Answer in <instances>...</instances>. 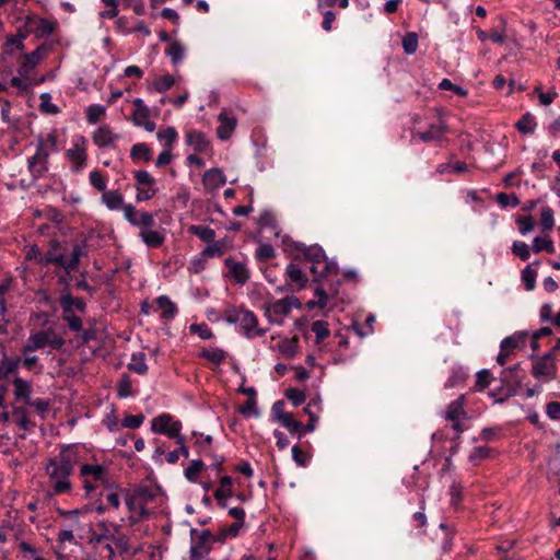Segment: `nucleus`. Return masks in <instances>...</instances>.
<instances>
[{
	"label": "nucleus",
	"instance_id": "1",
	"mask_svg": "<svg viewBox=\"0 0 560 560\" xmlns=\"http://www.w3.org/2000/svg\"><path fill=\"white\" fill-rule=\"evenodd\" d=\"M77 464H79V447L77 445H63L57 457L48 459L46 472L51 482L54 494L71 492L72 483L69 477Z\"/></svg>",
	"mask_w": 560,
	"mask_h": 560
},
{
	"label": "nucleus",
	"instance_id": "2",
	"mask_svg": "<svg viewBox=\"0 0 560 560\" xmlns=\"http://www.w3.org/2000/svg\"><path fill=\"white\" fill-rule=\"evenodd\" d=\"M292 246L294 250L303 254L306 261L312 264L310 270L314 276L315 282H319L326 276L337 275V262L329 260L319 245L306 246L303 243L294 242Z\"/></svg>",
	"mask_w": 560,
	"mask_h": 560
},
{
	"label": "nucleus",
	"instance_id": "3",
	"mask_svg": "<svg viewBox=\"0 0 560 560\" xmlns=\"http://www.w3.org/2000/svg\"><path fill=\"white\" fill-rule=\"evenodd\" d=\"M57 151V135L55 131L38 136L36 152L27 160V170L34 182L38 180L48 171L49 156Z\"/></svg>",
	"mask_w": 560,
	"mask_h": 560
},
{
	"label": "nucleus",
	"instance_id": "4",
	"mask_svg": "<svg viewBox=\"0 0 560 560\" xmlns=\"http://www.w3.org/2000/svg\"><path fill=\"white\" fill-rule=\"evenodd\" d=\"M155 498V491L148 486H141L126 492L125 503L129 511V522L131 525L150 517L151 512L148 510V505Z\"/></svg>",
	"mask_w": 560,
	"mask_h": 560
},
{
	"label": "nucleus",
	"instance_id": "5",
	"mask_svg": "<svg viewBox=\"0 0 560 560\" xmlns=\"http://www.w3.org/2000/svg\"><path fill=\"white\" fill-rule=\"evenodd\" d=\"M224 320L228 324H238L243 335L247 339L264 336L266 329L258 327L257 316L248 310L231 307L224 312Z\"/></svg>",
	"mask_w": 560,
	"mask_h": 560
},
{
	"label": "nucleus",
	"instance_id": "6",
	"mask_svg": "<svg viewBox=\"0 0 560 560\" xmlns=\"http://www.w3.org/2000/svg\"><path fill=\"white\" fill-rule=\"evenodd\" d=\"M79 478L82 481L86 494H90L96 490L98 483H108V467L102 464H81Z\"/></svg>",
	"mask_w": 560,
	"mask_h": 560
},
{
	"label": "nucleus",
	"instance_id": "7",
	"mask_svg": "<svg viewBox=\"0 0 560 560\" xmlns=\"http://www.w3.org/2000/svg\"><path fill=\"white\" fill-rule=\"evenodd\" d=\"M189 535V556H191L192 560L203 559L212 549L213 534L209 529L198 530L197 528H191Z\"/></svg>",
	"mask_w": 560,
	"mask_h": 560
},
{
	"label": "nucleus",
	"instance_id": "8",
	"mask_svg": "<svg viewBox=\"0 0 560 560\" xmlns=\"http://www.w3.org/2000/svg\"><path fill=\"white\" fill-rule=\"evenodd\" d=\"M524 378V371L521 369V364H514L513 366H510L508 369H504L501 372V381L503 384H505V387L502 388L503 394L500 396L497 401L503 402L508 398L514 396L521 387L522 382Z\"/></svg>",
	"mask_w": 560,
	"mask_h": 560
},
{
	"label": "nucleus",
	"instance_id": "9",
	"mask_svg": "<svg viewBox=\"0 0 560 560\" xmlns=\"http://www.w3.org/2000/svg\"><path fill=\"white\" fill-rule=\"evenodd\" d=\"M136 200L138 202L152 199L158 192L155 178L145 170L133 172Z\"/></svg>",
	"mask_w": 560,
	"mask_h": 560
},
{
	"label": "nucleus",
	"instance_id": "10",
	"mask_svg": "<svg viewBox=\"0 0 560 560\" xmlns=\"http://www.w3.org/2000/svg\"><path fill=\"white\" fill-rule=\"evenodd\" d=\"M86 139L78 135L72 138V147L65 152L66 159L71 163V171L80 173L86 165Z\"/></svg>",
	"mask_w": 560,
	"mask_h": 560
},
{
	"label": "nucleus",
	"instance_id": "11",
	"mask_svg": "<svg viewBox=\"0 0 560 560\" xmlns=\"http://www.w3.org/2000/svg\"><path fill=\"white\" fill-rule=\"evenodd\" d=\"M151 430L158 434H164L170 439H176V443L183 442L180 435L182 422L174 420L168 413H162L155 417L151 422Z\"/></svg>",
	"mask_w": 560,
	"mask_h": 560
},
{
	"label": "nucleus",
	"instance_id": "12",
	"mask_svg": "<svg viewBox=\"0 0 560 560\" xmlns=\"http://www.w3.org/2000/svg\"><path fill=\"white\" fill-rule=\"evenodd\" d=\"M301 307L300 300L294 296H285L281 300L273 302L270 306L266 308V315L271 324H282V317L288 316L292 308Z\"/></svg>",
	"mask_w": 560,
	"mask_h": 560
},
{
	"label": "nucleus",
	"instance_id": "13",
	"mask_svg": "<svg viewBox=\"0 0 560 560\" xmlns=\"http://www.w3.org/2000/svg\"><path fill=\"white\" fill-rule=\"evenodd\" d=\"M557 364L552 351L535 358L532 366V375L539 381H550L556 377Z\"/></svg>",
	"mask_w": 560,
	"mask_h": 560
},
{
	"label": "nucleus",
	"instance_id": "14",
	"mask_svg": "<svg viewBox=\"0 0 560 560\" xmlns=\"http://www.w3.org/2000/svg\"><path fill=\"white\" fill-rule=\"evenodd\" d=\"M124 218L133 226L142 230L151 228L155 224L153 213L147 211H138L135 206L127 203L124 206Z\"/></svg>",
	"mask_w": 560,
	"mask_h": 560
},
{
	"label": "nucleus",
	"instance_id": "15",
	"mask_svg": "<svg viewBox=\"0 0 560 560\" xmlns=\"http://www.w3.org/2000/svg\"><path fill=\"white\" fill-rule=\"evenodd\" d=\"M49 249L43 257V266L56 265L63 269L65 266V248L61 241L51 238L48 242Z\"/></svg>",
	"mask_w": 560,
	"mask_h": 560
},
{
	"label": "nucleus",
	"instance_id": "16",
	"mask_svg": "<svg viewBox=\"0 0 560 560\" xmlns=\"http://www.w3.org/2000/svg\"><path fill=\"white\" fill-rule=\"evenodd\" d=\"M89 534L90 536L88 542L94 548H97L106 541H110L113 537V532L110 530L106 521H100L96 524V529L90 528Z\"/></svg>",
	"mask_w": 560,
	"mask_h": 560
},
{
	"label": "nucleus",
	"instance_id": "17",
	"mask_svg": "<svg viewBox=\"0 0 560 560\" xmlns=\"http://www.w3.org/2000/svg\"><path fill=\"white\" fill-rule=\"evenodd\" d=\"M446 131V124L444 121H440L439 124L430 125L427 131H413L412 139H418L422 142L439 141L443 138Z\"/></svg>",
	"mask_w": 560,
	"mask_h": 560
},
{
	"label": "nucleus",
	"instance_id": "18",
	"mask_svg": "<svg viewBox=\"0 0 560 560\" xmlns=\"http://www.w3.org/2000/svg\"><path fill=\"white\" fill-rule=\"evenodd\" d=\"M86 248H88L86 240H83V241L74 244L71 255H70V259L65 258L63 270L67 273L78 270L81 258L88 256Z\"/></svg>",
	"mask_w": 560,
	"mask_h": 560
},
{
	"label": "nucleus",
	"instance_id": "19",
	"mask_svg": "<svg viewBox=\"0 0 560 560\" xmlns=\"http://www.w3.org/2000/svg\"><path fill=\"white\" fill-rule=\"evenodd\" d=\"M285 277L288 282L294 287L293 290L296 291L304 289L308 282L306 273L302 270V268L299 265L294 262H290L287 266Z\"/></svg>",
	"mask_w": 560,
	"mask_h": 560
},
{
	"label": "nucleus",
	"instance_id": "20",
	"mask_svg": "<svg viewBox=\"0 0 560 560\" xmlns=\"http://www.w3.org/2000/svg\"><path fill=\"white\" fill-rule=\"evenodd\" d=\"M35 334L42 341L40 345L43 346V348L48 346L52 350H60L63 348L66 343L62 336H60L54 327H48L47 329L39 330Z\"/></svg>",
	"mask_w": 560,
	"mask_h": 560
},
{
	"label": "nucleus",
	"instance_id": "21",
	"mask_svg": "<svg viewBox=\"0 0 560 560\" xmlns=\"http://www.w3.org/2000/svg\"><path fill=\"white\" fill-rule=\"evenodd\" d=\"M226 183V177L221 168L213 167L205 172L202 184L206 190L214 191Z\"/></svg>",
	"mask_w": 560,
	"mask_h": 560
},
{
	"label": "nucleus",
	"instance_id": "22",
	"mask_svg": "<svg viewBox=\"0 0 560 560\" xmlns=\"http://www.w3.org/2000/svg\"><path fill=\"white\" fill-rule=\"evenodd\" d=\"M185 141L187 145L192 147L198 153H205L210 148V141L207 136L197 129L188 130L185 135Z\"/></svg>",
	"mask_w": 560,
	"mask_h": 560
},
{
	"label": "nucleus",
	"instance_id": "23",
	"mask_svg": "<svg viewBox=\"0 0 560 560\" xmlns=\"http://www.w3.org/2000/svg\"><path fill=\"white\" fill-rule=\"evenodd\" d=\"M229 268V276L235 280L238 284H245L249 279V271L244 262L235 261L229 257L224 261Z\"/></svg>",
	"mask_w": 560,
	"mask_h": 560
},
{
	"label": "nucleus",
	"instance_id": "24",
	"mask_svg": "<svg viewBox=\"0 0 560 560\" xmlns=\"http://www.w3.org/2000/svg\"><path fill=\"white\" fill-rule=\"evenodd\" d=\"M220 125L217 128V136L220 140H228L232 136L236 127V118L229 116L225 112H221L218 116Z\"/></svg>",
	"mask_w": 560,
	"mask_h": 560
},
{
	"label": "nucleus",
	"instance_id": "25",
	"mask_svg": "<svg viewBox=\"0 0 560 560\" xmlns=\"http://www.w3.org/2000/svg\"><path fill=\"white\" fill-rule=\"evenodd\" d=\"M93 142L98 148H108L119 139L118 135H115L109 126H102L93 133Z\"/></svg>",
	"mask_w": 560,
	"mask_h": 560
},
{
	"label": "nucleus",
	"instance_id": "26",
	"mask_svg": "<svg viewBox=\"0 0 560 560\" xmlns=\"http://www.w3.org/2000/svg\"><path fill=\"white\" fill-rule=\"evenodd\" d=\"M464 405L465 395H460L455 400L448 404L444 418L448 421H455L459 420L460 418H465L467 416V412L464 409Z\"/></svg>",
	"mask_w": 560,
	"mask_h": 560
},
{
	"label": "nucleus",
	"instance_id": "27",
	"mask_svg": "<svg viewBox=\"0 0 560 560\" xmlns=\"http://www.w3.org/2000/svg\"><path fill=\"white\" fill-rule=\"evenodd\" d=\"M12 384L14 386V396L18 400H23L26 405L31 399V395L33 392L32 383L23 380L20 376L13 378Z\"/></svg>",
	"mask_w": 560,
	"mask_h": 560
},
{
	"label": "nucleus",
	"instance_id": "28",
	"mask_svg": "<svg viewBox=\"0 0 560 560\" xmlns=\"http://www.w3.org/2000/svg\"><path fill=\"white\" fill-rule=\"evenodd\" d=\"M528 337V332L525 330L516 331L511 336L505 337L501 343L500 348L502 350L513 351L516 348L524 347Z\"/></svg>",
	"mask_w": 560,
	"mask_h": 560
},
{
	"label": "nucleus",
	"instance_id": "29",
	"mask_svg": "<svg viewBox=\"0 0 560 560\" xmlns=\"http://www.w3.org/2000/svg\"><path fill=\"white\" fill-rule=\"evenodd\" d=\"M140 237L142 242L151 248H159L164 244L165 235L156 230H150L149 228L141 230Z\"/></svg>",
	"mask_w": 560,
	"mask_h": 560
},
{
	"label": "nucleus",
	"instance_id": "30",
	"mask_svg": "<svg viewBox=\"0 0 560 560\" xmlns=\"http://www.w3.org/2000/svg\"><path fill=\"white\" fill-rule=\"evenodd\" d=\"M132 105L135 106V110L132 113V122L136 126H141L144 121H147L151 116L150 108L144 104L143 100L137 97L132 101Z\"/></svg>",
	"mask_w": 560,
	"mask_h": 560
},
{
	"label": "nucleus",
	"instance_id": "31",
	"mask_svg": "<svg viewBox=\"0 0 560 560\" xmlns=\"http://www.w3.org/2000/svg\"><path fill=\"white\" fill-rule=\"evenodd\" d=\"M40 48L33 50L30 54L24 55V61L19 67V74L23 78H27L31 71L37 66L40 60Z\"/></svg>",
	"mask_w": 560,
	"mask_h": 560
},
{
	"label": "nucleus",
	"instance_id": "32",
	"mask_svg": "<svg viewBox=\"0 0 560 560\" xmlns=\"http://www.w3.org/2000/svg\"><path fill=\"white\" fill-rule=\"evenodd\" d=\"M59 302L63 313L73 312V307L79 312H84L86 308L85 302L81 298H73L70 292L63 293Z\"/></svg>",
	"mask_w": 560,
	"mask_h": 560
},
{
	"label": "nucleus",
	"instance_id": "33",
	"mask_svg": "<svg viewBox=\"0 0 560 560\" xmlns=\"http://www.w3.org/2000/svg\"><path fill=\"white\" fill-rule=\"evenodd\" d=\"M158 307L162 311L163 319H173L177 315V306L167 295H161L155 300Z\"/></svg>",
	"mask_w": 560,
	"mask_h": 560
},
{
	"label": "nucleus",
	"instance_id": "34",
	"mask_svg": "<svg viewBox=\"0 0 560 560\" xmlns=\"http://www.w3.org/2000/svg\"><path fill=\"white\" fill-rule=\"evenodd\" d=\"M21 364V358L19 355L7 357L0 361V380H5L10 374L14 373Z\"/></svg>",
	"mask_w": 560,
	"mask_h": 560
},
{
	"label": "nucleus",
	"instance_id": "35",
	"mask_svg": "<svg viewBox=\"0 0 560 560\" xmlns=\"http://www.w3.org/2000/svg\"><path fill=\"white\" fill-rule=\"evenodd\" d=\"M198 357L218 366L226 360L228 352L221 348L202 349Z\"/></svg>",
	"mask_w": 560,
	"mask_h": 560
},
{
	"label": "nucleus",
	"instance_id": "36",
	"mask_svg": "<svg viewBox=\"0 0 560 560\" xmlns=\"http://www.w3.org/2000/svg\"><path fill=\"white\" fill-rule=\"evenodd\" d=\"M102 201L109 210H124V197L118 190H105L102 195Z\"/></svg>",
	"mask_w": 560,
	"mask_h": 560
},
{
	"label": "nucleus",
	"instance_id": "37",
	"mask_svg": "<svg viewBox=\"0 0 560 560\" xmlns=\"http://www.w3.org/2000/svg\"><path fill=\"white\" fill-rule=\"evenodd\" d=\"M12 416L15 418L16 425L24 432L31 431L35 423L27 417V411L23 407H13Z\"/></svg>",
	"mask_w": 560,
	"mask_h": 560
},
{
	"label": "nucleus",
	"instance_id": "38",
	"mask_svg": "<svg viewBox=\"0 0 560 560\" xmlns=\"http://www.w3.org/2000/svg\"><path fill=\"white\" fill-rule=\"evenodd\" d=\"M129 371H132L139 375H145L148 373V365L145 363L144 352H135L131 355V360L127 365Z\"/></svg>",
	"mask_w": 560,
	"mask_h": 560
},
{
	"label": "nucleus",
	"instance_id": "39",
	"mask_svg": "<svg viewBox=\"0 0 560 560\" xmlns=\"http://www.w3.org/2000/svg\"><path fill=\"white\" fill-rule=\"evenodd\" d=\"M188 233L198 236L206 243H212L215 240L214 230L206 225H190L188 228Z\"/></svg>",
	"mask_w": 560,
	"mask_h": 560
},
{
	"label": "nucleus",
	"instance_id": "40",
	"mask_svg": "<svg viewBox=\"0 0 560 560\" xmlns=\"http://www.w3.org/2000/svg\"><path fill=\"white\" fill-rule=\"evenodd\" d=\"M130 158L132 160H142L144 162H150L152 159V150L147 143H136L131 147Z\"/></svg>",
	"mask_w": 560,
	"mask_h": 560
},
{
	"label": "nucleus",
	"instance_id": "41",
	"mask_svg": "<svg viewBox=\"0 0 560 560\" xmlns=\"http://www.w3.org/2000/svg\"><path fill=\"white\" fill-rule=\"evenodd\" d=\"M298 342L299 338L296 336L290 339H283L278 343V349L280 353L284 355L287 359H292L296 354Z\"/></svg>",
	"mask_w": 560,
	"mask_h": 560
},
{
	"label": "nucleus",
	"instance_id": "42",
	"mask_svg": "<svg viewBox=\"0 0 560 560\" xmlns=\"http://www.w3.org/2000/svg\"><path fill=\"white\" fill-rule=\"evenodd\" d=\"M257 224H258L259 229H261V230L270 229L271 231L275 232L276 236L279 235V232L277 231L278 230L277 220L275 218V214L270 210H264L260 213Z\"/></svg>",
	"mask_w": 560,
	"mask_h": 560
},
{
	"label": "nucleus",
	"instance_id": "43",
	"mask_svg": "<svg viewBox=\"0 0 560 560\" xmlns=\"http://www.w3.org/2000/svg\"><path fill=\"white\" fill-rule=\"evenodd\" d=\"M165 54L170 57L172 63L177 66L184 59L185 48L179 42L175 40L167 47Z\"/></svg>",
	"mask_w": 560,
	"mask_h": 560
},
{
	"label": "nucleus",
	"instance_id": "44",
	"mask_svg": "<svg viewBox=\"0 0 560 560\" xmlns=\"http://www.w3.org/2000/svg\"><path fill=\"white\" fill-rule=\"evenodd\" d=\"M515 126L521 133H533L536 128L535 117L530 113H525Z\"/></svg>",
	"mask_w": 560,
	"mask_h": 560
},
{
	"label": "nucleus",
	"instance_id": "45",
	"mask_svg": "<svg viewBox=\"0 0 560 560\" xmlns=\"http://www.w3.org/2000/svg\"><path fill=\"white\" fill-rule=\"evenodd\" d=\"M156 138L161 141V142H164V147L165 149H172L173 148V143L177 140L178 138V133H177V130L170 126L167 127L166 129L164 130H160L158 133H156Z\"/></svg>",
	"mask_w": 560,
	"mask_h": 560
},
{
	"label": "nucleus",
	"instance_id": "46",
	"mask_svg": "<svg viewBox=\"0 0 560 560\" xmlns=\"http://www.w3.org/2000/svg\"><path fill=\"white\" fill-rule=\"evenodd\" d=\"M311 330L316 336V343H322L329 335L330 330L328 328V323L325 320H315L311 325Z\"/></svg>",
	"mask_w": 560,
	"mask_h": 560
},
{
	"label": "nucleus",
	"instance_id": "47",
	"mask_svg": "<svg viewBox=\"0 0 560 560\" xmlns=\"http://www.w3.org/2000/svg\"><path fill=\"white\" fill-rule=\"evenodd\" d=\"M131 378L128 374H122L117 383V395L119 398H127L132 395Z\"/></svg>",
	"mask_w": 560,
	"mask_h": 560
},
{
	"label": "nucleus",
	"instance_id": "48",
	"mask_svg": "<svg viewBox=\"0 0 560 560\" xmlns=\"http://www.w3.org/2000/svg\"><path fill=\"white\" fill-rule=\"evenodd\" d=\"M314 408L317 409L318 405L316 402H308L303 409V411L310 417L307 418L308 423L304 425V434L315 430L317 417L315 415Z\"/></svg>",
	"mask_w": 560,
	"mask_h": 560
},
{
	"label": "nucleus",
	"instance_id": "49",
	"mask_svg": "<svg viewBox=\"0 0 560 560\" xmlns=\"http://www.w3.org/2000/svg\"><path fill=\"white\" fill-rule=\"evenodd\" d=\"M492 450L488 446H478L475 447L471 453L469 454V460L475 466L479 465L482 460L486 458H489L492 454Z\"/></svg>",
	"mask_w": 560,
	"mask_h": 560
},
{
	"label": "nucleus",
	"instance_id": "50",
	"mask_svg": "<svg viewBox=\"0 0 560 560\" xmlns=\"http://www.w3.org/2000/svg\"><path fill=\"white\" fill-rule=\"evenodd\" d=\"M555 212L552 210V208H550L549 206H545L541 208V212H540V224L542 226V230L544 231H551L555 226Z\"/></svg>",
	"mask_w": 560,
	"mask_h": 560
},
{
	"label": "nucleus",
	"instance_id": "51",
	"mask_svg": "<svg viewBox=\"0 0 560 560\" xmlns=\"http://www.w3.org/2000/svg\"><path fill=\"white\" fill-rule=\"evenodd\" d=\"M205 468V464L201 459H194L191 460V463L189 464V466L185 469V477L189 480V481H197L198 477H199V474L202 471V469Z\"/></svg>",
	"mask_w": 560,
	"mask_h": 560
},
{
	"label": "nucleus",
	"instance_id": "52",
	"mask_svg": "<svg viewBox=\"0 0 560 560\" xmlns=\"http://www.w3.org/2000/svg\"><path fill=\"white\" fill-rule=\"evenodd\" d=\"M542 250L547 252L548 254H553L555 253L553 242L550 238L536 236L533 241V252L539 253Z\"/></svg>",
	"mask_w": 560,
	"mask_h": 560
},
{
	"label": "nucleus",
	"instance_id": "53",
	"mask_svg": "<svg viewBox=\"0 0 560 560\" xmlns=\"http://www.w3.org/2000/svg\"><path fill=\"white\" fill-rule=\"evenodd\" d=\"M280 423L285 429H288L290 431V433H292V434H298L299 436L304 434V432H303L304 424L302 422L293 419L291 413L288 417H284V419Z\"/></svg>",
	"mask_w": 560,
	"mask_h": 560
},
{
	"label": "nucleus",
	"instance_id": "54",
	"mask_svg": "<svg viewBox=\"0 0 560 560\" xmlns=\"http://www.w3.org/2000/svg\"><path fill=\"white\" fill-rule=\"evenodd\" d=\"M175 83V79L171 74H165L162 77H159L153 82V89L159 93H164L168 91Z\"/></svg>",
	"mask_w": 560,
	"mask_h": 560
},
{
	"label": "nucleus",
	"instance_id": "55",
	"mask_svg": "<svg viewBox=\"0 0 560 560\" xmlns=\"http://www.w3.org/2000/svg\"><path fill=\"white\" fill-rule=\"evenodd\" d=\"M537 272L532 268V265L526 266L522 270V281L527 291L534 290L536 285Z\"/></svg>",
	"mask_w": 560,
	"mask_h": 560
},
{
	"label": "nucleus",
	"instance_id": "56",
	"mask_svg": "<svg viewBox=\"0 0 560 560\" xmlns=\"http://www.w3.org/2000/svg\"><path fill=\"white\" fill-rule=\"evenodd\" d=\"M402 48L407 55H412L418 49V34L415 32L407 33L402 38Z\"/></svg>",
	"mask_w": 560,
	"mask_h": 560
},
{
	"label": "nucleus",
	"instance_id": "57",
	"mask_svg": "<svg viewBox=\"0 0 560 560\" xmlns=\"http://www.w3.org/2000/svg\"><path fill=\"white\" fill-rule=\"evenodd\" d=\"M497 202L502 207H512L515 208L520 205V199L515 194H505V192H499L495 196Z\"/></svg>",
	"mask_w": 560,
	"mask_h": 560
},
{
	"label": "nucleus",
	"instance_id": "58",
	"mask_svg": "<svg viewBox=\"0 0 560 560\" xmlns=\"http://www.w3.org/2000/svg\"><path fill=\"white\" fill-rule=\"evenodd\" d=\"M225 249V245L223 241H213L210 243L203 250L202 256L205 257H215L223 255Z\"/></svg>",
	"mask_w": 560,
	"mask_h": 560
},
{
	"label": "nucleus",
	"instance_id": "59",
	"mask_svg": "<svg viewBox=\"0 0 560 560\" xmlns=\"http://www.w3.org/2000/svg\"><path fill=\"white\" fill-rule=\"evenodd\" d=\"M40 343L42 341L38 339L36 334H31L26 340V343L21 348L22 354L26 355L31 352L43 349Z\"/></svg>",
	"mask_w": 560,
	"mask_h": 560
},
{
	"label": "nucleus",
	"instance_id": "60",
	"mask_svg": "<svg viewBox=\"0 0 560 560\" xmlns=\"http://www.w3.org/2000/svg\"><path fill=\"white\" fill-rule=\"evenodd\" d=\"M512 253L523 261H526L530 257L529 246L521 241H515L512 245Z\"/></svg>",
	"mask_w": 560,
	"mask_h": 560
},
{
	"label": "nucleus",
	"instance_id": "61",
	"mask_svg": "<svg viewBox=\"0 0 560 560\" xmlns=\"http://www.w3.org/2000/svg\"><path fill=\"white\" fill-rule=\"evenodd\" d=\"M284 395L294 407L301 406L306 399L305 393L296 388H288Z\"/></svg>",
	"mask_w": 560,
	"mask_h": 560
},
{
	"label": "nucleus",
	"instance_id": "62",
	"mask_svg": "<svg viewBox=\"0 0 560 560\" xmlns=\"http://www.w3.org/2000/svg\"><path fill=\"white\" fill-rule=\"evenodd\" d=\"M189 330L192 334H197L203 340L211 339L214 336L212 329L206 323L192 324Z\"/></svg>",
	"mask_w": 560,
	"mask_h": 560
},
{
	"label": "nucleus",
	"instance_id": "63",
	"mask_svg": "<svg viewBox=\"0 0 560 560\" xmlns=\"http://www.w3.org/2000/svg\"><path fill=\"white\" fill-rule=\"evenodd\" d=\"M110 541L115 545L116 549L122 555L127 553L130 549L129 538L125 534L115 535L113 533V537Z\"/></svg>",
	"mask_w": 560,
	"mask_h": 560
},
{
	"label": "nucleus",
	"instance_id": "64",
	"mask_svg": "<svg viewBox=\"0 0 560 560\" xmlns=\"http://www.w3.org/2000/svg\"><path fill=\"white\" fill-rule=\"evenodd\" d=\"M276 256L275 249L270 244H261L255 252V258L258 261H266Z\"/></svg>",
	"mask_w": 560,
	"mask_h": 560
}]
</instances>
